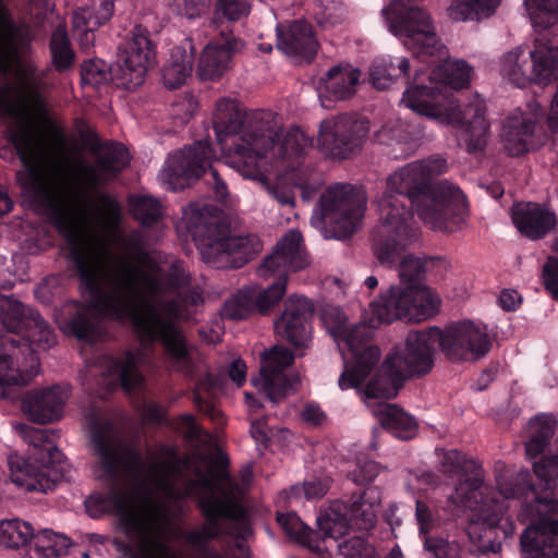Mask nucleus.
<instances>
[{
    "label": "nucleus",
    "mask_w": 558,
    "mask_h": 558,
    "mask_svg": "<svg viewBox=\"0 0 558 558\" xmlns=\"http://www.w3.org/2000/svg\"><path fill=\"white\" fill-rule=\"evenodd\" d=\"M556 429L549 415H538L529 424L525 444L538 485L530 484V473L521 471L514 478L505 464L495 466L496 486L484 483V471L477 461L466 459L457 450L444 453L441 470L458 483L446 494L448 508L470 510L466 533L471 550L478 555L496 553V529L512 535L510 508L520 501L522 520H533L520 537L523 558H558V454L543 456Z\"/></svg>",
    "instance_id": "nucleus-1"
},
{
    "label": "nucleus",
    "mask_w": 558,
    "mask_h": 558,
    "mask_svg": "<svg viewBox=\"0 0 558 558\" xmlns=\"http://www.w3.org/2000/svg\"><path fill=\"white\" fill-rule=\"evenodd\" d=\"M388 31L423 62L403 92L401 105L440 124L459 126L458 141L469 154L481 153L487 145L489 122L486 106L477 95L461 107L451 89L466 87L473 68L464 60H446V49L438 39L430 14L422 7L392 0L381 11Z\"/></svg>",
    "instance_id": "nucleus-2"
},
{
    "label": "nucleus",
    "mask_w": 558,
    "mask_h": 558,
    "mask_svg": "<svg viewBox=\"0 0 558 558\" xmlns=\"http://www.w3.org/2000/svg\"><path fill=\"white\" fill-rule=\"evenodd\" d=\"M217 141L230 146L226 163L244 179L256 181L282 206H294V189L311 199L317 185L313 171L303 165L313 142L304 131H280L268 111L246 113L236 100L220 99L213 113Z\"/></svg>",
    "instance_id": "nucleus-3"
},
{
    "label": "nucleus",
    "mask_w": 558,
    "mask_h": 558,
    "mask_svg": "<svg viewBox=\"0 0 558 558\" xmlns=\"http://www.w3.org/2000/svg\"><path fill=\"white\" fill-rule=\"evenodd\" d=\"M447 168L446 159L433 156L410 162L387 178L386 191L376 199L379 223L374 231V251L381 264L392 265L414 236L410 205L433 230L454 232L461 228L466 214L462 191L447 181L430 185Z\"/></svg>",
    "instance_id": "nucleus-4"
},
{
    "label": "nucleus",
    "mask_w": 558,
    "mask_h": 558,
    "mask_svg": "<svg viewBox=\"0 0 558 558\" xmlns=\"http://www.w3.org/2000/svg\"><path fill=\"white\" fill-rule=\"evenodd\" d=\"M440 298L425 284H391L374 299L363 313L360 324L348 325L347 315L339 307H328L323 320L343 359L339 378L342 390L360 385L380 361V350L372 342L373 330L396 320L423 322L434 317L440 308Z\"/></svg>",
    "instance_id": "nucleus-5"
},
{
    "label": "nucleus",
    "mask_w": 558,
    "mask_h": 558,
    "mask_svg": "<svg viewBox=\"0 0 558 558\" xmlns=\"http://www.w3.org/2000/svg\"><path fill=\"white\" fill-rule=\"evenodd\" d=\"M54 343L48 324L20 301L0 294V396L13 398L12 387L24 386L39 372L38 356L32 345L41 349Z\"/></svg>",
    "instance_id": "nucleus-6"
},
{
    "label": "nucleus",
    "mask_w": 558,
    "mask_h": 558,
    "mask_svg": "<svg viewBox=\"0 0 558 558\" xmlns=\"http://www.w3.org/2000/svg\"><path fill=\"white\" fill-rule=\"evenodd\" d=\"M183 424L186 427V437L193 440L196 446L206 449V451L203 452L199 448V464L192 460L183 462L178 460L184 474L185 470L193 468L196 476L193 481L189 480L191 487H189L186 492L192 494L194 488L197 487L204 495L213 499L210 504H206L205 506L207 513H228L235 518L239 524L246 531L245 511L240 500L252 481V471L250 469L243 470L241 484L234 483L228 476L216 474V469L223 463L225 457L222 452L216 448L214 437L203 430L191 415L183 417Z\"/></svg>",
    "instance_id": "nucleus-7"
},
{
    "label": "nucleus",
    "mask_w": 558,
    "mask_h": 558,
    "mask_svg": "<svg viewBox=\"0 0 558 558\" xmlns=\"http://www.w3.org/2000/svg\"><path fill=\"white\" fill-rule=\"evenodd\" d=\"M436 343L439 344L438 327L409 332L404 341L387 354L379 369L375 372L377 363L367 377L352 388L363 391L366 398H395L407 377L430 371Z\"/></svg>",
    "instance_id": "nucleus-8"
},
{
    "label": "nucleus",
    "mask_w": 558,
    "mask_h": 558,
    "mask_svg": "<svg viewBox=\"0 0 558 558\" xmlns=\"http://www.w3.org/2000/svg\"><path fill=\"white\" fill-rule=\"evenodd\" d=\"M178 229L191 234L203 260L216 268L241 267L263 247L256 235H230L215 210L198 204L183 210Z\"/></svg>",
    "instance_id": "nucleus-9"
},
{
    "label": "nucleus",
    "mask_w": 558,
    "mask_h": 558,
    "mask_svg": "<svg viewBox=\"0 0 558 558\" xmlns=\"http://www.w3.org/2000/svg\"><path fill=\"white\" fill-rule=\"evenodd\" d=\"M13 427L34 449L27 458L10 454L8 463L12 482L26 490L45 493L51 489L61 478V451L48 440L46 429L25 423H16Z\"/></svg>",
    "instance_id": "nucleus-10"
},
{
    "label": "nucleus",
    "mask_w": 558,
    "mask_h": 558,
    "mask_svg": "<svg viewBox=\"0 0 558 558\" xmlns=\"http://www.w3.org/2000/svg\"><path fill=\"white\" fill-rule=\"evenodd\" d=\"M497 71L504 82L518 88L548 86L558 80V43L538 35L531 46L520 45L504 52Z\"/></svg>",
    "instance_id": "nucleus-11"
},
{
    "label": "nucleus",
    "mask_w": 558,
    "mask_h": 558,
    "mask_svg": "<svg viewBox=\"0 0 558 558\" xmlns=\"http://www.w3.org/2000/svg\"><path fill=\"white\" fill-rule=\"evenodd\" d=\"M366 208V195L350 184L329 186L314 209L311 223L316 228L327 227L325 238L343 240L362 225Z\"/></svg>",
    "instance_id": "nucleus-12"
},
{
    "label": "nucleus",
    "mask_w": 558,
    "mask_h": 558,
    "mask_svg": "<svg viewBox=\"0 0 558 558\" xmlns=\"http://www.w3.org/2000/svg\"><path fill=\"white\" fill-rule=\"evenodd\" d=\"M214 157L208 141H197L168 157L159 172V181L167 190L178 191L209 170L216 196L219 201H225L228 194L227 186L211 166Z\"/></svg>",
    "instance_id": "nucleus-13"
},
{
    "label": "nucleus",
    "mask_w": 558,
    "mask_h": 558,
    "mask_svg": "<svg viewBox=\"0 0 558 558\" xmlns=\"http://www.w3.org/2000/svg\"><path fill=\"white\" fill-rule=\"evenodd\" d=\"M487 326L481 322L461 320L439 328V348L451 361L476 362L490 350Z\"/></svg>",
    "instance_id": "nucleus-14"
},
{
    "label": "nucleus",
    "mask_w": 558,
    "mask_h": 558,
    "mask_svg": "<svg viewBox=\"0 0 558 558\" xmlns=\"http://www.w3.org/2000/svg\"><path fill=\"white\" fill-rule=\"evenodd\" d=\"M293 359L292 352L283 347L276 345L262 353L260 371L257 376L252 378V384L272 403L280 402L294 391L300 381L298 375L287 373Z\"/></svg>",
    "instance_id": "nucleus-15"
},
{
    "label": "nucleus",
    "mask_w": 558,
    "mask_h": 558,
    "mask_svg": "<svg viewBox=\"0 0 558 558\" xmlns=\"http://www.w3.org/2000/svg\"><path fill=\"white\" fill-rule=\"evenodd\" d=\"M367 134V122L353 116L339 114L322 121L318 145L332 157L347 158L361 147Z\"/></svg>",
    "instance_id": "nucleus-16"
},
{
    "label": "nucleus",
    "mask_w": 558,
    "mask_h": 558,
    "mask_svg": "<svg viewBox=\"0 0 558 558\" xmlns=\"http://www.w3.org/2000/svg\"><path fill=\"white\" fill-rule=\"evenodd\" d=\"M155 49L148 35L136 29L119 54L116 78L126 89L136 88L145 81L147 71L155 64Z\"/></svg>",
    "instance_id": "nucleus-17"
},
{
    "label": "nucleus",
    "mask_w": 558,
    "mask_h": 558,
    "mask_svg": "<svg viewBox=\"0 0 558 558\" xmlns=\"http://www.w3.org/2000/svg\"><path fill=\"white\" fill-rule=\"evenodd\" d=\"M543 113L542 105L537 100H531L508 114L502 123L500 137L509 155L520 156L533 147L535 128Z\"/></svg>",
    "instance_id": "nucleus-18"
},
{
    "label": "nucleus",
    "mask_w": 558,
    "mask_h": 558,
    "mask_svg": "<svg viewBox=\"0 0 558 558\" xmlns=\"http://www.w3.org/2000/svg\"><path fill=\"white\" fill-rule=\"evenodd\" d=\"M308 264L303 246L301 233L291 229L277 243L270 255L265 257L257 268V275L263 279H270L271 276H283L305 268Z\"/></svg>",
    "instance_id": "nucleus-19"
},
{
    "label": "nucleus",
    "mask_w": 558,
    "mask_h": 558,
    "mask_svg": "<svg viewBox=\"0 0 558 558\" xmlns=\"http://www.w3.org/2000/svg\"><path fill=\"white\" fill-rule=\"evenodd\" d=\"M275 281L267 288L248 286L243 288L229 300L223 307V315L232 319H242L251 312H267L276 305L284 295L287 278L283 276H271Z\"/></svg>",
    "instance_id": "nucleus-20"
},
{
    "label": "nucleus",
    "mask_w": 558,
    "mask_h": 558,
    "mask_svg": "<svg viewBox=\"0 0 558 558\" xmlns=\"http://www.w3.org/2000/svg\"><path fill=\"white\" fill-rule=\"evenodd\" d=\"M312 303L302 296H290L282 315L275 322V331L295 348H306L311 341Z\"/></svg>",
    "instance_id": "nucleus-21"
},
{
    "label": "nucleus",
    "mask_w": 558,
    "mask_h": 558,
    "mask_svg": "<svg viewBox=\"0 0 558 558\" xmlns=\"http://www.w3.org/2000/svg\"><path fill=\"white\" fill-rule=\"evenodd\" d=\"M69 397L68 388L61 386L34 389L23 397L22 411L35 423H52L62 417Z\"/></svg>",
    "instance_id": "nucleus-22"
},
{
    "label": "nucleus",
    "mask_w": 558,
    "mask_h": 558,
    "mask_svg": "<svg viewBox=\"0 0 558 558\" xmlns=\"http://www.w3.org/2000/svg\"><path fill=\"white\" fill-rule=\"evenodd\" d=\"M361 82V71L349 63L331 66L318 81L316 89L324 107L328 101L345 100L352 97Z\"/></svg>",
    "instance_id": "nucleus-23"
},
{
    "label": "nucleus",
    "mask_w": 558,
    "mask_h": 558,
    "mask_svg": "<svg viewBox=\"0 0 558 558\" xmlns=\"http://www.w3.org/2000/svg\"><path fill=\"white\" fill-rule=\"evenodd\" d=\"M511 218L518 231L532 240L545 236L557 223L554 211L544 205L531 202L513 205Z\"/></svg>",
    "instance_id": "nucleus-24"
},
{
    "label": "nucleus",
    "mask_w": 558,
    "mask_h": 558,
    "mask_svg": "<svg viewBox=\"0 0 558 558\" xmlns=\"http://www.w3.org/2000/svg\"><path fill=\"white\" fill-rule=\"evenodd\" d=\"M277 46L286 54L310 59L318 49L313 27L304 20H296L287 26L277 25Z\"/></svg>",
    "instance_id": "nucleus-25"
},
{
    "label": "nucleus",
    "mask_w": 558,
    "mask_h": 558,
    "mask_svg": "<svg viewBox=\"0 0 558 558\" xmlns=\"http://www.w3.org/2000/svg\"><path fill=\"white\" fill-rule=\"evenodd\" d=\"M114 1L94 0L93 8H81L73 13L74 34L82 48L94 45L95 32L112 16Z\"/></svg>",
    "instance_id": "nucleus-26"
},
{
    "label": "nucleus",
    "mask_w": 558,
    "mask_h": 558,
    "mask_svg": "<svg viewBox=\"0 0 558 558\" xmlns=\"http://www.w3.org/2000/svg\"><path fill=\"white\" fill-rule=\"evenodd\" d=\"M359 393L363 395L364 401L367 407L372 408L373 414L395 437L407 440L415 436L417 424L414 417L396 404L380 401L372 403V400L376 398H366L363 391H359Z\"/></svg>",
    "instance_id": "nucleus-27"
},
{
    "label": "nucleus",
    "mask_w": 558,
    "mask_h": 558,
    "mask_svg": "<svg viewBox=\"0 0 558 558\" xmlns=\"http://www.w3.org/2000/svg\"><path fill=\"white\" fill-rule=\"evenodd\" d=\"M238 49V43L229 39L211 41L203 50L198 64L197 74L203 81H214L221 77L231 61L232 52Z\"/></svg>",
    "instance_id": "nucleus-28"
},
{
    "label": "nucleus",
    "mask_w": 558,
    "mask_h": 558,
    "mask_svg": "<svg viewBox=\"0 0 558 558\" xmlns=\"http://www.w3.org/2000/svg\"><path fill=\"white\" fill-rule=\"evenodd\" d=\"M194 51L191 38H185L179 46L172 48L170 57L162 68V82L167 88H179L191 76Z\"/></svg>",
    "instance_id": "nucleus-29"
},
{
    "label": "nucleus",
    "mask_w": 558,
    "mask_h": 558,
    "mask_svg": "<svg viewBox=\"0 0 558 558\" xmlns=\"http://www.w3.org/2000/svg\"><path fill=\"white\" fill-rule=\"evenodd\" d=\"M345 506L341 502L331 504L316 520L317 531L314 532L313 539L319 544L320 539L324 545L329 546L327 542L336 543L349 531V520L345 513Z\"/></svg>",
    "instance_id": "nucleus-30"
},
{
    "label": "nucleus",
    "mask_w": 558,
    "mask_h": 558,
    "mask_svg": "<svg viewBox=\"0 0 558 558\" xmlns=\"http://www.w3.org/2000/svg\"><path fill=\"white\" fill-rule=\"evenodd\" d=\"M143 363L142 353H125L123 355L104 359V364L108 375L114 377V381H120L126 391L138 388L143 383V376L138 371V365Z\"/></svg>",
    "instance_id": "nucleus-31"
},
{
    "label": "nucleus",
    "mask_w": 558,
    "mask_h": 558,
    "mask_svg": "<svg viewBox=\"0 0 558 558\" xmlns=\"http://www.w3.org/2000/svg\"><path fill=\"white\" fill-rule=\"evenodd\" d=\"M415 515L418 524L420 534L424 536L425 549L432 553L435 556V558H457V544L447 543L439 538H432L426 536V534L430 532L437 524L436 515L430 510V508L426 504L417 500Z\"/></svg>",
    "instance_id": "nucleus-32"
},
{
    "label": "nucleus",
    "mask_w": 558,
    "mask_h": 558,
    "mask_svg": "<svg viewBox=\"0 0 558 558\" xmlns=\"http://www.w3.org/2000/svg\"><path fill=\"white\" fill-rule=\"evenodd\" d=\"M412 64L405 57H383L374 60L369 69V80L378 89H385L402 77L409 76Z\"/></svg>",
    "instance_id": "nucleus-33"
},
{
    "label": "nucleus",
    "mask_w": 558,
    "mask_h": 558,
    "mask_svg": "<svg viewBox=\"0 0 558 558\" xmlns=\"http://www.w3.org/2000/svg\"><path fill=\"white\" fill-rule=\"evenodd\" d=\"M377 138L380 143L392 147L396 158L411 155L417 146L407 125L401 121L383 126L377 133Z\"/></svg>",
    "instance_id": "nucleus-34"
},
{
    "label": "nucleus",
    "mask_w": 558,
    "mask_h": 558,
    "mask_svg": "<svg viewBox=\"0 0 558 558\" xmlns=\"http://www.w3.org/2000/svg\"><path fill=\"white\" fill-rule=\"evenodd\" d=\"M524 9L535 31L558 24V0H524Z\"/></svg>",
    "instance_id": "nucleus-35"
},
{
    "label": "nucleus",
    "mask_w": 558,
    "mask_h": 558,
    "mask_svg": "<svg viewBox=\"0 0 558 558\" xmlns=\"http://www.w3.org/2000/svg\"><path fill=\"white\" fill-rule=\"evenodd\" d=\"M277 521L284 533L294 542L302 546H306L313 551L328 550L327 546L322 547L313 539L314 531L304 524L295 513H280Z\"/></svg>",
    "instance_id": "nucleus-36"
},
{
    "label": "nucleus",
    "mask_w": 558,
    "mask_h": 558,
    "mask_svg": "<svg viewBox=\"0 0 558 558\" xmlns=\"http://www.w3.org/2000/svg\"><path fill=\"white\" fill-rule=\"evenodd\" d=\"M34 527L31 523L20 520L0 521V545L9 548H20L34 538Z\"/></svg>",
    "instance_id": "nucleus-37"
},
{
    "label": "nucleus",
    "mask_w": 558,
    "mask_h": 558,
    "mask_svg": "<svg viewBox=\"0 0 558 558\" xmlns=\"http://www.w3.org/2000/svg\"><path fill=\"white\" fill-rule=\"evenodd\" d=\"M35 550L44 558L65 555L72 545L70 538L51 530H43L35 534Z\"/></svg>",
    "instance_id": "nucleus-38"
},
{
    "label": "nucleus",
    "mask_w": 558,
    "mask_h": 558,
    "mask_svg": "<svg viewBox=\"0 0 558 558\" xmlns=\"http://www.w3.org/2000/svg\"><path fill=\"white\" fill-rule=\"evenodd\" d=\"M50 52L54 68L59 71L69 69L74 62V51L66 31L58 27L51 35Z\"/></svg>",
    "instance_id": "nucleus-39"
},
{
    "label": "nucleus",
    "mask_w": 558,
    "mask_h": 558,
    "mask_svg": "<svg viewBox=\"0 0 558 558\" xmlns=\"http://www.w3.org/2000/svg\"><path fill=\"white\" fill-rule=\"evenodd\" d=\"M129 205L133 216L145 226H150L161 216V206L159 202L151 196H131Z\"/></svg>",
    "instance_id": "nucleus-40"
},
{
    "label": "nucleus",
    "mask_w": 558,
    "mask_h": 558,
    "mask_svg": "<svg viewBox=\"0 0 558 558\" xmlns=\"http://www.w3.org/2000/svg\"><path fill=\"white\" fill-rule=\"evenodd\" d=\"M379 465L367 459L365 456H359L349 464L348 476L356 484L363 485L374 481L379 474Z\"/></svg>",
    "instance_id": "nucleus-41"
},
{
    "label": "nucleus",
    "mask_w": 558,
    "mask_h": 558,
    "mask_svg": "<svg viewBox=\"0 0 558 558\" xmlns=\"http://www.w3.org/2000/svg\"><path fill=\"white\" fill-rule=\"evenodd\" d=\"M323 8L316 14L317 23L324 28L341 24L347 19V9L341 0H322Z\"/></svg>",
    "instance_id": "nucleus-42"
},
{
    "label": "nucleus",
    "mask_w": 558,
    "mask_h": 558,
    "mask_svg": "<svg viewBox=\"0 0 558 558\" xmlns=\"http://www.w3.org/2000/svg\"><path fill=\"white\" fill-rule=\"evenodd\" d=\"M329 478L306 481L303 484L293 485L290 489L292 499L313 500L322 498L329 489Z\"/></svg>",
    "instance_id": "nucleus-43"
},
{
    "label": "nucleus",
    "mask_w": 558,
    "mask_h": 558,
    "mask_svg": "<svg viewBox=\"0 0 558 558\" xmlns=\"http://www.w3.org/2000/svg\"><path fill=\"white\" fill-rule=\"evenodd\" d=\"M111 78L109 68L101 60H90L82 65V83L94 87L100 86Z\"/></svg>",
    "instance_id": "nucleus-44"
},
{
    "label": "nucleus",
    "mask_w": 558,
    "mask_h": 558,
    "mask_svg": "<svg viewBox=\"0 0 558 558\" xmlns=\"http://www.w3.org/2000/svg\"><path fill=\"white\" fill-rule=\"evenodd\" d=\"M424 272V263L413 255H403L399 264V278L403 284H423L421 279Z\"/></svg>",
    "instance_id": "nucleus-45"
},
{
    "label": "nucleus",
    "mask_w": 558,
    "mask_h": 558,
    "mask_svg": "<svg viewBox=\"0 0 558 558\" xmlns=\"http://www.w3.org/2000/svg\"><path fill=\"white\" fill-rule=\"evenodd\" d=\"M209 5V0H170L169 11L177 16L198 17Z\"/></svg>",
    "instance_id": "nucleus-46"
},
{
    "label": "nucleus",
    "mask_w": 558,
    "mask_h": 558,
    "mask_svg": "<svg viewBox=\"0 0 558 558\" xmlns=\"http://www.w3.org/2000/svg\"><path fill=\"white\" fill-rule=\"evenodd\" d=\"M250 12V4L246 0H217L216 13L229 21H236L246 16Z\"/></svg>",
    "instance_id": "nucleus-47"
},
{
    "label": "nucleus",
    "mask_w": 558,
    "mask_h": 558,
    "mask_svg": "<svg viewBox=\"0 0 558 558\" xmlns=\"http://www.w3.org/2000/svg\"><path fill=\"white\" fill-rule=\"evenodd\" d=\"M246 531L235 520H229L228 533L235 537L234 548L230 550L231 558H251L247 546L242 542L247 534L250 529L247 521L245 520Z\"/></svg>",
    "instance_id": "nucleus-48"
},
{
    "label": "nucleus",
    "mask_w": 558,
    "mask_h": 558,
    "mask_svg": "<svg viewBox=\"0 0 558 558\" xmlns=\"http://www.w3.org/2000/svg\"><path fill=\"white\" fill-rule=\"evenodd\" d=\"M447 15L453 22L478 21L472 0H452L447 8Z\"/></svg>",
    "instance_id": "nucleus-49"
},
{
    "label": "nucleus",
    "mask_w": 558,
    "mask_h": 558,
    "mask_svg": "<svg viewBox=\"0 0 558 558\" xmlns=\"http://www.w3.org/2000/svg\"><path fill=\"white\" fill-rule=\"evenodd\" d=\"M351 512L360 529L367 530L376 522V508L373 504L354 502Z\"/></svg>",
    "instance_id": "nucleus-50"
},
{
    "label": "nucleus",
    "mask_w": 558,
    "mask_h": 558,
    "mask_svg": "<svg viewBox=\"0 0 558 558\" xmlns=\"http://www.w3.org/2000/svg\"><path fill=\"white\" fill-rule=\"evenodd\" d=\"M197 107V100L192 96H187L173 104L171 114L174 119L179 120L180 123H185L194 117Z\"/></svg>",
    "instance_id": "nucleus-51"
},
{
    "label": "nucleus",
    "mask_w": 558,
    "mask_h": 558,
    "mask_svg": "<svg viewBox=\"0 0 558 558\" xmlns=\"http://www.w3.org/2000/svg\"><path fill=\"white\" fill-rule=\"evenodd\" d=\"M544 282L553 298L558 300V258L549 257L544 265Z\"/></svg>",
    "instance_id": "nucleus-52"
},
{
    "label": "nucleus",
    "mask_w": 558,
    "mask_h": 558,
    "mask_svg": "<svg viewBox=\"0 0 558 558\" xmlns=\"http://www.w3.org/2000/svg\"><path fill=\"white\" fill-rule=\"evenodd\" d=\"M277 430L268 427L264 418L252 421L251 434L257 444L266 445Z\"/></svg>",
    "instance_id": "nucleus-53"
},
{
    "label": "nucleus",
    "mask_w": 558,
    "mask_h": 558,
    "mask_svg": "<svg viewBox=\"0 0 558 558\" xmlns=\"http://www.w3.org/2000/svg\"><path fill=\"white\" fill-rule=\"evenodd\" d=\"M121 207L118 202L107 194L99 196L95 216H120Z\"/></svg>",
    "instance_id": "nucleus-54"
},
{
    "label": "nucleus",
    "mask_w": 558,
    "mask_h": 558,
    "mask_svg": "<svg viewBox=\"0 0 558 558\" xmlns=\"http://www.w3.org/2000/svg\"><path fill=\"white\" fill-rule=\"evenodd\" d=\"M474 13L477 20L487 19L493 15L500 5V0H472Z\"/></svg>",
    "instance_id": "nucleus-55"
},
{
    "label": "nucleus",
    "mask_w": 558,
    "mask_h": 558,
    "mask_svg": "<svg viewBox=\"0 0 558 558\" xmlns=\"http://www.w3.org/2000/svg\"><path fill=\"white\" fill-rule=\"evenodd\" d=\"M521 302V298L515 290L506 289L501 291L498 303L505 311H514Z\"/></svg>",
    "instance_id": "nucleus-56"
},
{
    "label": "nucleus",
    "mask_w": 558,
    "mask_h": 558,
    "mask_svg": "<svg viewBox=\"0 0 558 558\" xmlns=\"http://www.w3.org/2000/svg\"><path fill=\"white\" fill-rule=\"evenodd\" d=\"M302 418L304 422L312 425H319L325 420V414L322 409L316 404H307L302 410Z\"/></svg>",
    "instance_id": "nucleus-57"
},
{
    "label": "nucleus",
    "mask_w": 558,
    "mask_h": 558,
    "mask_svg": "<svg viewBox=\"0 0 558 558\" xmlns=\"http://www.w3.org/2000/svg\"><path fill=\"white\" fill-rule=\"evenodd\" d=\"M230 378L241 386L246 379V365L242 360H234L229 367Z\"/></svg>",
    "instance_id": "nucleus-58"
},
{
    "label": "nucleus",
    "mask_w": 558,
    "mask_h": 558,
    "mask_svg": "<svg viewBox=\"0 0 558 558\" xmlns=\"http://www.w3.org/2000/svg\"><path fill=\"white\" fill-rule=\"evenodd\" d=\"M362 545V541L359 538L351 539L343 545H337L341 555L345 558H352L355 554H360V547Z\"/></svg>",
    "instance_id": "nucleus-59"
},
{
    "label": "nucleus",
    "mask_w": 558,
    "mask_h": 558,
    "mask_svg": "<svg viewBox=\"0 0 558 558\" xmlns=\"http://www.w3.org/2000/svg\"><path fill=\"white\" fill-rule=\"evenodd\" d=\"M144 417L147 421L158 422L162 418V409L155 403H148L145 405Z\"/></svg>",
    "instance_id": "nucleus-60"
},
{
    "label": "nucleus",
    "mask_w": 558,
    "mask_h": 558,
    "mask_svg": "<svg viewBox=\"0 0 558 558\" xmlns=\"http://www.w3.org/2000/svg\"><path fill=\"white\" fill-rule=\"evenodd\" d=\"M12 208V202L5 191L0 187V215L9 213Z\"/></svg>",
    "instance_id": "nucleus-61"
},
{
    "label": "nucleus",
    "mask_w": 558,
    "mask_h": 558,
    "mask_svg": "<svg viewBox=\"0 0 558 558\" xmlns=\"http://www.w3.org/2000/svg\"><path fill=\"white\" fill-rule=\"evenodd\" d=\"M364 286L368 289V290H374L375 288H377L378 286V279L375 277V276H368L365 280H364Z\"/></svg>",
    "instance_id": "nucleus-62"
},
{
    "label": "nucleus",
    "mask_w": 558,
    "mask_h": 558,
    "mask_svg": "<svg viewBox=\"0 0 558 558\" xmlns=\"http://www.w3.org/2000/svg\"><path fill=\"white\" fill-rule=\"evenodd\" d=\"M245 401H246V405L248 407V409L252 411V410H255L256 408H258V403L256 402V400L254 399V397L250 393H246L245 395Z\"/></svg>",
    "instance_id": "nucleus-63"
},
{
    "label": "nucleus",
    "mask_w": 558,
    "mask_h": 558,
    "mask_svg": "<svg viewBox=\"0 0 558 558\" xmlns=\"http://www.w3.org/2000/svg\"><path fill=\"white\" fill-rule=\"evenodd\" d=\"M387 558H402L400 548L398 546L392 548Z\"/></svg>",
    "instance_id": "nucleus-64"
}]
</instances>
